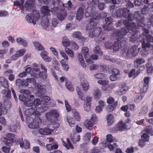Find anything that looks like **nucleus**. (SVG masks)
I'll return each instance as SVG.
<instances>
[{
  "label": "nucleus",
  "instance_id": "nucleus-1",
  "mask_svg": "<svg viewBox=\"0 0 153 153\" xmlns=\"http://www.w3.org/2000/svg\"><path fill=\"white\" fill-rule=\"evenodd\" d=\"M85 17H91L89 22L87 25L86 29L87 30H92L96 26L99 20L101 18L100 14L94 11V8H92L91 6L88 7L85 13ZM101 31V29L100 27H97L90 31L89 36L91 38L98 36Z\"/></svg>",
  "mask_w": 153,
  "mask_h": 153
},
{
  "label": "nucleus",
  "instance_id": "nucleus-2",
  "mask_svg": "<svg viewBox=\"0 0 153 153\" xmlns=\"http://www.w3.org/2000/svg\"><path fill=\"white\" fill-rule=\"evenodd\" d=\"M137 28L135 23H130L129 25H128L127 26H126L125 28H122L119 31H117L118 39L123 38L124 36L129 32L132 34L130 38V41L132 42H134L137 40L138 35L139 34L138 33L136 32Z\"/></svg>",
  "mask_w": 153,
  "mask_h": 153
},
{
  "label": "nucleus",
  "instance_id": "nucleus-3",
  "mask_svg": "<svg viewBox=\"0 0 153 153\" xmlns=\"http://www.w3.org/2000/svg\"><path fill=\"white\" fill-rule=\"evenodd\" d=\"M143 30L144 32L139 38L140 41L143 40L142 44L143 50L141 52L142 55H146L147 53V51L153 49V45L149 43L153 42V37L147 35L149 33V31L147 29L144 28Z\"/></svg>",
  "mask_w": 153,
  "mask_h": 153
},
{
  "label": "nucleus",
  "instance_id": "nucleus-4",
  "mask_svg": "<svg viewBox=\"0 0 153 153\" xmlns=\"http://www.w3.org/2000/svg\"><path fill=\"white\" fill-rule=\"evenodd\" d=\"M19 92L23 94L19 95V100L24 102V104L25 106L27 107H32L33 100L34 99V96L31 95V92L27 90L21 89Z\"/></svg>",
  "mask_w": 153,
  "mask_h": 153
},
{
  "label": "nucleus",
  "instance_id": "nucleus-5",
  "mask_svg": "<svg viewBox=\"0 0 153 153\" xmlns=\"http://www.w3.org/2000/svg\"><path fill=\"white\" fill-rule=\"evenodd\" d=\"M122 11H123L122 12V16L125 18L128 17V19L123 21L122 20L119 21L117 23H116L115 24V26L117 27L121 26L123 23L126 26H127L128 25H129V24L130 23H134L130 21V20L131 21L132 20L130 19L131 15L129 13V10L127 8H125L122 9Z\"/></svg>",
  "mask_w": 153,
  "mask_h": 153
},
{
  "label": "nucleus",
  "instance_id": "nucleus-6",
  "mask_svg": "<svg viewBox=\"0 0 153 153\" xmlns=\"http://www.w3.org/2000/svg\"><path fill=\"white\" fill-rule=\"evenodd\" d=\"M24 0H16V1L14 2L15 5L20 6L21 10H23L25 9L26 10L30 11L34 7V0H27L25 3L24 7L22 6Z\"/></svg>",
  "mask_w": 153,
  "mask_h": 153
},
{
  "label": "nucleus",
  "instance_id": "nucleus-7",
  "mask_svg": "<svg viewBox=\"0 0 153 153\" xmlns=\"http://www.w3.org/2000/svg\"><path fill=\"white\" fill-rule=\"evenodd\" d=\"M26 119L28 126L31 128H38L42 123L41 119L38 116L35 117L34 120L32 117L27 116Z\"/></svg>",
  "mask_w": 153,
  "mask_h": 153
},
{
  "label": "nucleus",
  "instance_id": "nucleus-8",
  "mask_svg": "<svg viewBox=\"0 0 153 153\" xmlns=\"http://www.w3.org/2000/svg\"><path fill=\"white\" fill-rule=\"evenodd\" d=\"M26 20L28 22L33 23L34 25L40 18L39 13L37 10L33 11L32 13L27 14L25 16Z\"/></svg>",
  "mask_w": 153,
  "mask_h": 153
},
{
  "label": "nucleus",
  "instance_id": "nucleus-9",
  "mask_svg": "<svg viewBox=\"0 0 153 153\" xmlns=\"http://www.w3.org/2000/svg\"><path fill=\"white\" fill-rule=\"evenodd\" d=\"M139 50L137 46L134 45L128 48H126L124 50V53L128 57H130L131 55L135 56L138 53Z\"/></svg>",
  "mask_w": 153,
  "mask_h": 153
},
{
  "label": "nucleus",
  "instance_id": "nucleus-10",
  "mask_svg": "<svg viewBox=\"0 0 153 153\" xmlns=\"http://www.w3.org/2000/svg\"><path fill=\"white\" fill-rule=\"evenodd\" d=\"M45 117L50 121H52L54 118H57L59 116L58 111L56 110H51L46 113Z\"/></svg>",
  "mask_w": 153,
  "mask_h": 153
},
{
  "label": "nucleus",
  "instance_id": "nucleus-11",
  "mask_svg": "<svg viewBox=\"0 0 153 153\" xmlns=\"http://www.w3.org/2000/svg\"><path fill=\"white\" fill-rule=\"evenodd\" d=\"M96 120L95 115H93L90 119L86 120L85 121L84 125L87 129L91 130L93 129L94 123L95 122Z\"/></svg>",
  "mask_w": 153,
  "mask_h": 153
},
{
  "label": "nucleus",
  "instance_id": "nucleus-12",
  "mask_svg": "<svg viewBox=\"0 0 153 153\" xmlns=\"http://www.w3.org/2000/svg\"><path fill=\"white\" fill-rule=\"evenodd\" d=\"M89 50L87 47H84L82 48L81 51V54L84 56V58L86 62L90 64L93 63V61L92 59L89 58L90 57V54L88 52Z\"/></svg>",
  "mask_w": 153,
  "mask_h": 153
},
{
  "label": "nucleus",
  "instance_id": "nucleus-13",
  "mask_svg": "<svg viewBox=\"0 0 153 153\" xmlns=\"http://www.w3.org/2000/svg\"><path fill=\"white\" fill-rule=\"evenodd\" d=\"M57 10L56 7H53L50 10L49 7L45 6H42L40 9L41 13L45 16H49L50 15V12L51 11L52 13H54L56 12V10Z\"/></svg>",
  "mask_w": 153,
  "mask_h": 153
},
{
  "label": "nucleus",
  "instance_id": "nucleus-14",
  "mask_svg": "<svg viewBox=\"0 0 153 153\" xmlns=\"http://www.w3.org/2000/svg\"><path fill=\"white\" fill-rule=\"evenodd\" d=\"M105 23L102 26V28L105 30L110 31L113 29L111 23L112 22L111 17H107L105 19Z\"/></svg>",
  "mask_w": 153,
  "mask_h": 153
},
{
  "label": "nucleus",
  "instance_id": "nucleus-15",
  "mask_svg": "<svg viewBox=\"0 0 153 153\" xmlns=\"http://www.w3.org/2000/svg\"><path fill=\"white\" fill-rule=\"evenodd\" d=\"M26 50L25 49H22L19 50L16 52V53L12 55L10 59L12 61L17 60L20 57L23 56L25 53Z\"/></svg>",
  "mask_w": 153,
  "mask_h": 153
},
{
  "label": "nucleus",
  "instance_id": "nucleus-16",
  "mask_svg": "<svg viewBox=\"0 0 153 153\" xmlns=\"http://www.w3.org/2000/svg\"><path fill=\"white\" fill-rule=\"evenodd\" d=\"M118 31V30H117L116 31L115 33V35H116V36L117 37V38L118 39V41L116 42H114V44H112V49H113V51H117L121 47L120 40L122 39H118V37L117 33V31Z\"/></svg>",
  "mask_w": 153,
  "mask_h": 153
},
{
  "label": "nucleus",
  "instance_id": "nucleus-17",
  "mask_svg": "<svg viewBox=\"0 0 153 153\" xmlns=\"http://www.w3.org/2000/svg\"><path fill=\"white\" fill-rule=\"evenodd\" d=\"M102 145L103 147L108 148L110 151H113L118 146L116 143H113L112 144L109 142H105L102 143Z\"/></svg>",
  "mask_w": 153,
  "mask_h": 153
},
{
  "label": "nucleus",
  "instance_id": "nucleus-18",
  "mask_svg": "<svg viewBox=\"0 0 153 153\" xmlns=\"http://www.w3.org/2000/svg\"><path fill=\"white\" fill-rule=\"evenodd\" d=\"M98 0H91L89 3V4L95 6L97 4H98V7L99 9L100 10H102L104 8V3H100Z\"/></svg>",
  "mask_w": 153,
  "mask_h": 153
},
{
  "label": "nucleus",
  "instance_id": "nucleus-19",
  "mask_svg": "<svg viewBox=\"0 0 153 153\" xmlns=\"http://www.w3.org/2000/svg\"><path fill=\"white\" fill-rule=\"evenodd\" d=\"M35 87L38 93L42 94L45 92L46 90L45 86V85H42L38 83L35 84Z\"/></svg>",
  "mask_w": 153,
  "mask_h": 153
},
{
  "label": "nucleus",
  "instance_id": "nucleus-20",
  "mask_svg": "<svg viewBox=\"0 0 153 153\" xmlns=\"http://www.w3.org/2000/svg\"><path fill=\"white\" fill-rule=\"evenodd\" d=\"M143 14L140 15L136 19L137 22V25L139 27H143L145 26V24L143 22L144 21V17L143 16Z\"/></svg>",
  "mask_w": 153,
  "mask_h": 153
},
{
  "label": "nucleus",
  "instance_id": "nucleus-21",
  "mask_svg": "<svg viewBox=\"0 0 153 153\" xmlns=\"http://www.w3.org/2000/svg\"><path fill=\"white\" fill-rule=\"evenodd\" d=\"M48 107L44 105L41 106L39 108L36 110L35 113L36 115H40L41 113H42L47 110Z\"/></svg>",
  "mask_w": 153,
  "mask_h": 153
},
{
  "label": "nucleus",
  "instance_id": "nucleus-22",
  "mask_svg": "<svg viewBox=\"0 0 153 153\" xmlns=\"http://www.w3.org/2000/svg\"><path fill=\"white\" fill-rule=\"evenodd\" d=\"M59 126V124L58 123H51L47 125L46 127L51 134L52 132H53L55 128H58Z\"/></svg>",
  "mask_w": 153,
  "mask_h": 153
},
{
  "label": "nucleus",
  "instance_id": "nucleus-23",
  "mask_svg": "<svg viewBox=\"0 0 153 153\" xmlns=\"http://www.w3.org/2000/svg\"><path fill=\"white\" fill-rule=\"evenodd\" d=\"M77 59L78 62L81 64V65L83 68H85L86 65L83 56L81 53H79L77 56Z\"/></svg>",
  "mask_w": 153,
  "mask_h": 153
},
{
  "label": "nucleus",
  "instance_id": "nucleus-24",
  "mask_svg": "<svg viewBox=\"0 0 153 153\" xmlns=\"http://www.w3.org/2000/svg\"><path fill=\"white\" fill-rule=\"evenodd\" d=\"M84 15V10L82 7L79 8L77 10L76 14L77 19L80 21L83 17Z\"/></svg>",
  "mask_w": 153,
  "mask_h": 153
},
{
  "label": "nucleus",
  "instance_id": "nucleus-25",
  "mask_svg": "<svg viewBox=\"0 0 153 153\" xmlns=\"http://www.w3.org/2000/svg\"><path fill=\"white\" fill-rule=\"evenodd\" d=\"M93 95L94 98L96 99H99L100 98L101 96V91L97 88H95L93 91Z\"/></svg>",
  "mask_w": 153,
  "mask_h": 153
},
{
  "label": "nucleus",
  "instance_id": "nucleus-26",
  "mask_svg": "<svg viewBox=\"0 0 153 153\" xmlns=\"http://www.w3.org/2000/svg\"><path fill=\"white\" fill-rule=\"evenodd\" d=\"M116 85L115 83H111L107 87L103 86L102 88V91H105L106 93H108L114 88L116 87Z\"/></svg>",
  "mask_w": 153,
  "mask_h": 153
},
{
  "label": "nucleus",
  "instance_id": "nucleus-27",
  "mask_svg": "<svg viewBox=\"0 0 153 153\" xmlns=\"http://www.w3.org/2000/svg\"><path fill=\"white\" fill-rule=\"evenodd\" d=\"M81 85L84 91H87L89 88V83L86 79H84L83 81H81Z\"/></svg>",
  "mask_w": 153,
  "mask_h": 153
},
{
  "label": "nucleus",
  "instance_id": "nucleus-28",
  "mask_svg": "<svg viewBox=\"0 0 153 153\" xmlns=\"http://www.w3.org/2000/svg\"><path fill=\"white\" fill-rule=\"evenodd\" d=\"M16 85L19 87L22 86H27L28 85V84L25 80H22L20 79H17L16 82Z\"/></svg>",
  "mask_w": 153,
  "mask_h": 153
},
{
  "label": "nucleus",
  "instance_id": "nucleus-29",
  "mask_svg": "<svg viewBox=\"0 0 153 153\" xmlns=\"http://www.w3.org/2000/svg\"><path fill=\"white\" fill-rule=\"evenodd\" d=\"M0 83L4 87L6 88H8L9 85L8 81L4 77L2 76L0 77Z\"/></svg>",
  "mask_w": 153,
  "mask_h": 153
},
{
  "label": "nucleus",
  "instance_id": "nucleus-30",
  "mask_svg": "<svg viewBox=\"0 0 153 153\" xmlns=\"http://www.w3.org/2000/svg\"><path fill=\"white\" fill-rule=\"evenodd\" d=\"M67 16V13L65 10L62 11L59 13L57 15L58 19L60 21H63L65 18Z\"/></svg>",
  "mask_w": 153,
  "mask_h": 153
},
{
  "label": "nucleus",
  "instance_id": "nucleus-31",
  "mask_svg": "<svg viewBox=\"0 0 153 153\" xmlns=\"http://www.w3.org/2000/svg\"><path fill=\"white\" fill-rule=\"evenodd\" d=\"M41 25L43 28L46 29L49 26V20L46 17L42 18L41 20Z\"/></svg>",
  "mask_w": 153,
  "mask_h": 153
},
{
  "label": "nucleus",
  "instance_id": "nucleus-32",
  "mask_svg": "<svg viewBox=\"0 0 153 153\" xmlns=\"http://www.w3.org/2000/svg\"><path fill=\"white\" fill-rule=\"evenodd\" d=\"M16 41L17 42L19 45H22L24 47L26 46L27 45V41L21 37L17 38Z\"/></svg>",
  "mask_w": 153,
  "mask_h": 153
},
{
  "label": "nucleus",
  "instance_id": "nucleus-33",
  "mask_svg": "<svg viewBox=\"0 0 153 153\" xmlns=\"http://www.w3.org/2000/svg\"><path fill=\"white\" fill-rule=\"evenodd\" d=\"M35 112L36 110L31 107L30 108L27 109L25 111L24 114L27 116L31 115L33 114L36 115Z\"/></svg>",
  "mask_w": 153,
  "mask_h": 153
},
{
  "label": "nucleus",
  "instance_id": "nucleus-34",
  "mask_svg": "<svg viewBox=\"0 0 153 153\" xmlns=\"http://www.w3.org/2000/svg\"><path fill=\"white\" fill-rule=\"evenodd\" d=\"M20 145L21 148H24L26 149H29L30 148V143L26 140L20 143Z\"/></svg>",
  "mask_w": 153,
  "mask_h": 153
},
{
  "label": "nucleus",
  "instance_id": "nucleus-35",
  "mask_svg": "<svg viewBox=\"0 0 153 153\" xmlns=\"http://www.w3.org/2000/svg\"><path fill=\"white\" fill-rule=\"evenodd\" d=\"M71 140L73 143H76L77 142L80 140V137L79 134H74L71 135Z\"/></svg>",
  "mask_w": 153,
  "mask_h": 153
},
{
  "label": "nucleus",
  "instance_id": "nucleus-36",
  "mask_svg": "<svg viewBox=\"0 0 153 153\" xmlns=\"http://www.w3.org/2000/svg\"><path fill=\"white\" fill-rule=\"evenodd\" d=\"M39 133L42 135H47L51 134L47 127L44 128H40L39 130Z\"/></svg>",
  "mask_w": 153,
  "mask_h": 153
},
{
  "label": "nucleus",
  "instance_id": "nucleus-37",
  "mask_svg": "<svg viewBox=\"0 0 153 153\" xmlns=\"http://www.w3.org/2000/svg\"><path fill=\"white\" fill-rule=\"evenodd\" d=\"M62 142L63 145L65 147L67 148V149H74V147L72 144L71 143V142L69 139H67V144L64 141H63Z\"/></svg>",
  "mask_w": 153,
  "mask_h": 153
},
{
  "label": "nucleus",
  "instance_id": "nucleus-38",
  "mask_svg": "<svg viewBox=\"0 0 153 153\" xmlns=\"http://www.w3.org/2000/svg\"><path fill=\"white\" fill-rule=\"evenodd\" d=\"M46 146L47 150L50 151L57 149L58 148V145L57 144H55L53 145L49 144H47Z\"/></svg>",
  "mask_w": 153,
  "mask_h": 153
},
{
  "label": "nucleus",
  "instance_id": "nucleus-39",
  "mask_svg": "<svg viewBox=\"0 0 153 153\" xmlns=\"http://www.w3.org/2000/svg\"><path fill=\"white\" fill-rule=\"evenodd\" d=\"M34 101H33V105L32 108H33L34 109L36 110L37 108V107L39 105H40L41 103V101L38 98L35 99L33 100Z\"/></svg>",
  "mask_w": 153,
  "mask_h": 153
},
{
  "label": "nucleus",
  "instance_id": "nucleus-40",
  "mask_svg": "<svg viewBox=\"0 0 153 153\" xmlns=\"http://www.w3.org/2000/svg\"><path fill=\"white\" fill-rule=\"evenodd\" d=\"M135 70L134 69H132L128 73V76L129 77H131L134 76V78L140 74L139 70H137L135 73Z\"/></svg>",
  "mask_w": 153,
  "mask_h": 153
},
{
  "label": "nucleus",
  "instance_id": "nucleus-41",
  "mask_svg": "<svg viewBox=\"0 0 153 153\" xmlns=\"http://www.w3.org/2000/svg\"><path fill=\"white\" fill-rule=\"evenodd\" d=\"M35 48L38 51H44L45 50L44 47L39 42H35L33 43Z\"/></svg>",
  "mask_w": 153,
  "mask_h": 153
},
{
  "label": "nucleus",
  "instance_id": "nucleus-42",
  "mask_svg": "<svg viewBox=\"0 0 153 153\" xmlns=\"http://www.w3.org/2000/svg\"><path fill=\"white\" fill-rule=\"evenodd\" d=\"M76 90L79 96V98L82 100L84 101L85 100V97L82 92V90L79 87H77L76 88Z\"/></svg>",
  "mask_w": 153,
  "mask_h": 153
},
{
  "label": "nucleus",
  "instance_id": "nucleus-43",
  "mask_svg": "<svg viewBox=\"0 0 153 153\" xmlns=\"http://www.w3.org/2000/svg\"><path fill=\"white\" fill-rule=\"evenodd\" d=\"M145 62V60L142 58L137 59L135 60L134 65L135 68H137L139 65Z\"/></svg>",
  "mask_w": 153,
  "mask_h": 153
},
{
  "label": "nucleus",
  "instance_id": "nucleus-44",
  "mask_svg": "<svg viewBox=\"0 0 153 153\" xmlns=\"http://www.w3.org/2000/svg\"><path fill=\"white\" fill-rule=\"evenodd\" d=\"M72 112L74 119L77 121H80L81 119V117L79 113L75 109L73 110Z\"/></svg>",
  "mask_w": 153,
  "mask_h": 153
},
{
  "label": "nucleus",
  "instance_id": "nucleus-45",
  "mask_svg": "<svg viewBox=\"0 0 153 153\" xmlns=\"http://www.w3.org/2000/svg\"><path fill=\"white\" fill-rule=\"evenodd\" d=\"M60 62L64 70L66 71H67L69 68V66L68 64H66L64 59L61 60L60 61Z\"/></svg>",
  "mask_w": 153,
  "mask_h": 153
},
{
  "label": "nucleus",
  "instance_id": "nucleus-46",
  "mask_svg": "<svg viewBox=\"0 0 153 153\" xmlns=\"http://www.w3.org/2000/svg\"><path fill=\"white\" fill-rule=\"evenodd\" d=\"M107 124L108 125H111L112 124L114 121V118L113 116L111 114L108 115L107 118Z\"/></svg>",
  "mask_w": 153,
  "mask_h": 153
},
{
  "label": "nucleus",
  "instance_id": "nucleus-47",
  "mask_svg": "<svg viewBox=\"0 0 153 153\" xmlns=\"http://www.w3.org/2000/svg\"><path fill=\"white\" fill-rule=\"evenodd\" d=\"M4 144L7 146H11V143L14 141L13 139H8L7 138L5 137L3 140Z\"/></svg>",
  "mask_w": 153,
  "mask_h": 153
},
{
  "label": "nucleus",
  "instance_id": "nucleus-48",
  "mask_svg": "<svg viewBox=\"0 0 153 153\" xmlns=\"http://www.w3.org/2000/svg\"><path fill=\"white\" fill-rule=\"evenodd\" d=\"M147 68V71L149 74H151L153 71V67L152 66V64L150 63H148L146 65Z\"/></svg>",
  "mask_w": 153,
  "mask_h": 153
},
{
  "label": "nucleus",
  "instance_id": "nucleus-49",
  "mask_svg": "<svg viewBox=\"0 0 153 153\" xmlns=\"http://www.w3.org/2000/svg\"><path fill=\"white\" fill-rule=\"evenodd\" d=\"M115 139H114L112 135L111 134H108L106 136V140L103 142V143L105 142H109V143H111L114 142Z\"/></svg>",
  "mask_w": 153,
  "mask_h": 153
},
{
  "label": "nucleus",
  "instance_id": "nucleus-50",
  "mask_svg": "<svg viewBox=\"0 0 153 153\" xmlns=\"http://www.w3.org/2000/svg\"><path fill=\"white\" fill-rule=\"evenodd\" d=\"M72 36L74 37L77 39H80L82 38L81 33L79 31H75L72 34Z\"/></svg>",
  "mask_w": 153,
  "mask_h": 153
},
{
  "label": "nucleus",
  "instance_id": "nucleus-51",
  "mask_svg": "<svg viewBox=\"0 0 153 153\" xmlns=\"http://www.w3.org/2000/svg\"><path fill=\"white\" fill-rule=\"evenodd\" d=\"M65 53L71 58H74V54L73 51L68 48H66L65 49Z\"/></svg>",
  "mask_w": 153,
  "mask_h": 153
},
{
  "label": "nucleus",
  "instance_id": "nucleus-52",
  "mask_svg": "<svg viewBox=\"0 0 153 153\" xmlns=\"http://www.w3.org/2000/svg\"><path fill=\"white\" fill-rule=\"evenodd\" d=\"M117 127L120 131H123L126 128V124L122 122H120L118 124Z\"/></svg>",
  "mask_w": 153,
  "mask_h": 153
},
{
  "label": "nucleus",
  "instance_id": "nucleus-53",
  "mask_svg": "<svg viewBox=\"0 0 153 153\" xmlns=\"http://www.w3.org/2000/svg\"><path fill=\"white\" fill-rule=\"evenodd\" d=\"M98 83L102 85V88L104 86L105 87H107V85L108 84V81L107 80H99L97 82Z\"/></svg>",
  "mask_w": 153,
  "mask_h": 153
},
{
  "label": "nucleus",
  "instance_id": "nucleus-54",
  "mask_svg": "<svg viewBox=\"0 0 153 153\" xmlns=\"http://www.w3.org/2000/svg\"><path fill=\"white\" fill-rule=\"evenodd\" d=\"M50 99V98L48 96H43L42 97L41 102L43 104H45L49 101Z\"/></svg>",
  "mask_w": 153,
  "mask_h": 153
},
{
  "label": "nucleus",
  "instance_id": "nucleus-55",
  "mask_svg": "<svg viewBox=\"0 0 153 153\" xmlns=\"http://www.w3.org/2000/svg\"><path fill=\"white\" fill-rule=\"evenodd\" d=\"M145 130L148 134L153 135V129L151 126H146L145 128Z\"/></svg>",
  "mask_w": 153,
  "mask_h": 153
},
{
  "label": "nucleus",
  "instance_id": "nucleus-56",
  "mask_svg": "<svg viewBox=\"0 0 153 153\" xmlns=\"http://www.w3.org/2000/svg\"><path fill=\"white\" fill-rule=\"evenodd\" d=\"M1 93L6 97L10 98V89L8 90L7 91L6 90L3 89Z\"/></svg>",
  "mask_w": 153,
  "mask_h": 153
},
{
  "label": "nucleus",
  "instance_id": "nucleus-57",
  "mask_svg": "<svg viewBox=\"0 0 153 153\" xmlns=\"http://www.w3.org/2000/svg\"><path fill=\"white\" fill-rule=\"evenodd\" d=\"M134 2L135 5L138 6L141 5V4L143 5V4L146 3L147 4H148V0H146V1L145 0H142L141 2L139 0H135Z\"/></svg>",
  "mask_w": 153,
  "mask_h": 153
},
{
  "label": "nucleus",
  "instance_id": "nucleus-58",
  "mask_svg": "<svg viewBox=\"0 0 153 153\" xmlns=\"http://www.w3.org/2000/svg\"><path fill=\"white\" fill-rule=\"evenodd\" d=\"M0 111L2 112L4 115L6 114L7 112V111L2 104L1 102H0Z\"/></svg>",
  "mask_w": 153,
  "mask_h": 153
},
{
  "label": "nucleus",
  "instance_id": "nucleus-59",
  "mask_svg": "<svg viewBox=\"0 0 153 153\" xmlns=\"http://www.w3.org/2000/svg\"><path fill=\"white\" fill-rule=\"evenodd\" d=\"M65 86L70 91H73L74 90V88L71 82L66 81Z\"/></svg>",
  "mask_w": 153,
  "mask_h": 153
},
{
  "label": "nucleus",
  "instance_id": "nucleus-60",
  "mask_svg": "<svg viewBox=\"0 0 153 153\" xmlns=\"http://www.w3.org/2000/svg\"><path fill=\"white\" fill-rule=\"evenodd\" d=\"M50 49L53 54L57 58H58L59 57L58 53L56 49L53 47H51L50 48Z\"/></svg>",
  "mask_w": 153,
  "mask_h": 153
},
{
  "label": "nucleus",
  "instance_id": "nucleus-61",
  "mask_svg": "<svg viewBox=\"0 0 153 153\" xmlns=\"http://www.w3.org/2000/svg\"><path fill=\"white\" fill-rule=\"evenodd\" d=\"M93 51L94 53L99 54L100 55H102V53L101 52L99 46H97L94 48L93 49Z\"/></svg>",
  "mask_w": 153,
  "mask_h": 153
},
{
  "label": "nucleus",
  "instance_id": "nucleus-62",
  "mask_svg": "<svg viewBox=\"0 0 153 153\" xmlns=\"http://www.w3.org/2000/svg\"><path fill=\"white\" fill-rule=\"evenodd\" d=\"M67 121L70 126L73 127L74 126L75 124V121L73 118L68 117Z\"/></svg>",
  "mask_w": 153,
  "mask_h": 153
},
{
  "label": "nucleus",
  "instance_id": "nucleus-63",
  "mask_svg": "<svg viewBox=\"0 0 153 153\" xmlns=\"http://www.w3.org/2000/svg\"><path fill=\"white\" fill-rule=\"evenodd\" d=\"M59 52L61 56L64 58V60L65 59L67 61L69 59L68 57L65 52L61 50H60Z\"/></svg>",
  "mask_w": 153,
  "mask_h": 153
},
{
  "label": "nucleus",
  "instance_id": "nucleus-64",
  "mask_svg": "<svg viewBox=\"0 0 153 153\" xmlns=\"http://www.w3.org/2000/svg\"><path fill=\"white\" fill-rule=\"evenodd\" d=\"M105 76V75L102 73H97L94 75L95 78L97 79H102Z\"/></svg>",
  "mask_w": 153,
  "mask_h": 153
}]
</instances>
